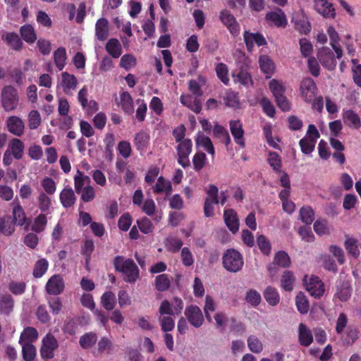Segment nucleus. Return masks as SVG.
<instances>
[{
	"label": "nucleus",
	"instance_id": "obj_18",
	"mask_svg": "<svg viewBox=\"0 0 361 361\" xmlns=\"http://www.w3.org/2000/svg\"><path fill=\"white\" fill-rule=\"evenodd\" d=\"M243 39L248 51L252 52L254 45L263 46L267 44V41L264 36L259 33H252L248 30L243 32Z\"/></svg>",
	"mask_w": 361,
	"mask_h": 361
},
{
	"label": "nucleus",
	"instance_id": "obj_25",
	"mask_svg": "<svg viewBox=\"0 0 361 361\" xmlns=\"http://www.w3.org/2000/svg\"><path fill=\"white\" fill-rule=\"evenodd\" d=\"M25 145L24 143L18 138H13L8 143L6 149L13 154L16 159H20L24 154Z\"/></svg>",
	"mask_w": 361,
	"mask_h": 361
},
{
	"label": "nucleus",
	"instance_id": "obj_2",
	"mask_svg": "<svg viewBox=\"0 0 361 361\" xmlns=\"http://www.w3.org/2000/svg\"><path fill=\"white\" fill-rule=\"evenodd\" d=\"M19 95L17 90L11 85L4 87L1 92V106L5 111H16L20 106Z\"/></svg>",
	"mask_w": 361,
	"mask_h": 361
},
{
	"label": "nucleus",
	"instance_id": "obj_44",
	"mask_svg": "<svg viewBox=\"0 0 361 361\" xmlns=\"http://www.w3.org/2000/svg\"><path fill=\"white\" fill-rule=\"evenodd\" d=\"M344 247L349 255H351L354 257L359 256L360 250L356 239L347 235L344 242Z\"/></svg>",
	"mask_w": 361,
	"mask_h": 361
},
{
	"label": "nucleus",
	"instance_id": "obj_10",
	"mask_svg": "<svg viewBox=\"0 0 361 361\" xmlns=\"http://www.w3.org/2000/svg\"><path fill=\"white\" fill-rule=\"evenodd\" d=\"M314 10L325 18L334 19L336 16L334 4L329 0H314Z\"/></svg>",
	"mask_w": 361,
	"mask_h": 361
},
{
	"label": "nucleus",
	"instance_id": "obj_54",
	"mask_svg": "<svg viewBox=\"0 0 361 361\" xmlns=\"http://www.w3.org/2000/svg\"><path fill=\"white\" fill-rule=\"evenodd\" d=\"M266 301L272 306L276 305L279 302V295L277 290L271 287H267L264 292Z\"/></svg>",
	"mask_w": 361,
	"mask_h": 361
},
{
	"label": "nucleus",
	"instance_id": "obj_26",
	"mask_svg": "<svg viewBox=\"0 0 361 361\" xmlns=\"http://www.w3.org/2000/svg\"><path fill=\"white\" fill-rule=\"evenodd\" d=\"M343 120L350 128L358 129L361 126V120L359 115L353 110L343 111Z\"/></svg>",
	"mask_w": 361,
	"mask_h": 361
},
{
	"label": "nucleus",
	"instance_id": "obj_20",
	"mask_svg": "<svg viewBox=\"0 0 361 361\" xmlns=\"http://www.w3.org/2000/svg\"><path fill=\"white\" fill-rule=\"evenodd\" d=\"M291 264L290 258L288 253L284 251H279L274 255L273 264L269 265L268 270L271 275H275L276 270L274 267V265L279 266L283 268L289 267Z\"/></svg>",
	"mask_w": 361,
	"mask_h": 361
},
{
	"label": "nucleus",
	"instance_id": "obj_47",
	"mask_svg": "<svg viewBox=\"0 0 361 361\" xmlns=\"http://www.w3.org/2000/svg\"><path fill=\"white\" fill-rule=\"evenodd\" d=\"M38 333L37 330L32 327H27L21 333L20 338V343H32L37 340Z\"/></svg>",
	"mask_w": 361,
	"mask_h": 361
},
{
	"label": "nucleus",
	"instance_id": "obj_35",
	"mask_svg": "<svg viewBox=\"0 0 361 361\" xmlns=\"http://www.w3.org/2000/svg\"><path fill=\"white\" fill-rule=\"evenodd\" d=\"M60 200L64 207H70L75 202V195L72 188H65L60 193Z\"/></svg>",
	"mask_w": 361,
	"mask_h": 361
},
{
	"label": "nucleus",
	"instance_id": "obj_24",
	"mask_svg": "<svg viewBox=\"0 0 361 361\" xmlns=\"http://www.w3.org/2000/svg\"><path fill=\"white\" fill-rule=\"evenodd\" d=\"M230 130L235 142L241 147H244V130L241 123L239 121H231L230 122Z\"/></svg>",
	"mask_w": 361,
	"mask_h": 361
},
{
	"label": "nucleus",
	"instance_id": "obj_31",
	"mask_svg": "<svg viewBox=\"0 0 361 361\" xmlns=\"http://www.w3.org/2000/svg\"><path fill=\"white\" fill-rule=\"evenodd\" d=\"M12 221L18 226H23L26 221V215L20 204L17 202L13 204Z\"/></svg>",
	"mask_w": 361,
	"mask_h": 361
},
{
	"label": "nucleus",
	"instance_id": "obj_9",
	"mask_svg": "<svg viewBox=\"0 0 361 361\" xmlns=\"http://www.w3.org/2000/svg\"><path fill=\"white\" fill-rule=\"evenodd\" d=\"M352 295V287L348 280L340 279L336 284L334 299L336 301L346 302Z\"/></svg>",
	"mask_w": 361,
	"mask_h": 361
},
{
	"label": "nucleus",
	"instance_id": "obj_19",
	"mask_svg": "<svg viewBox=\"0 0 361 361\" xmlns=\"http://www.w3.org/2000/svg\"><path fill=\"white\" fill-rule=\"evenodd\" d=\"M58 348L56 339L51 335L47 334L42 340L40 350L41 355L44 358L50 359L54 357V351Z\"/></svg>",
	"mask_w": 361,
	"mask_h": 361
},
{
	"label": "nucleus",
	"instance_id": "obj_38",
	"mask_svg": "<svg viewBox=\"0 0 361 361\" xmlns=\"http://www.w3.org/2000/svg\"><path fill=\"white\" fill-rule=\"evenodd\" d=\"M106 50L113 58L117 59L122 54V47L116 39H111L106 44Z\"/></svg>",
	"mask_w": 361,
	"mask_h": 361
},
{
	"label": "nucleus",
	"instance_id": "obj_59",
	"mask_svg": "<svg viewBox=\"0 0 361 361\" xmlns=\"http://www.w3.org/2000/svg\"><path fill=\"white\" fill-rule=\"evenodd\" d=\"M136 64L137 59L135 56L133 54H126L121 58L119 66L125 70L129 71L135 67Z\"/></svg>",
	"mask_w": 361,
	"mask_h": 361
},
{
	"label": "nucleus",
	"instance_id": "obj_37",
	"mask_svg": "<svg viewBox=\"0 0 361 361\" xmlns=\"http://www.w3.org/2000/svg\"><path fill=\"white\" fill-rule=\"evenodd\" d=\"M69 109L70 106L68 100L64 98H60L59 99L58 111L61 116H65V127H69L72 124V118L68 116Z\"/></svg>",
	"mask_w": 361,
	"mask_h": 361
},
{
	"label": "nucleus",
	"instance_id": "obj_53",
	"mask_svg": "<svg viewBox=\"0 0 361 361\" xmlns=\"http://www.w3.org/2000/svg\"><path fill=\"white\" fill-rule=\"evenodd\" d=\"M97 340V336L93 332L85 334L80 338V345L82 348L87 349L93 346Z\"/></svg>",
	"mask_w": 361,
	"mask_h": 361
},
{
	"label": "nucleus",
	"instance_id": "obj_5",
	"mask_svg": "<svg viewBox=\"0 0 361 361\" xmlns=\"http://www.w3.org/2000/svg\"><path fill=\"white\" fill-rule=\"evenodd\" d=\"M303 283L307 292L314 298H321L325 291L324 284L319 277L310 275L305 276Z\"/></svg>",
	"mask_w": 361,
	"mask_h": 361
},
{
	"label": "nucleus",
	"instance_id": "obj_52",
	"mask_svg": "<svg viewBox=\"0 0 361 361\" xmlns=\"http://www.w3.org/2000/svg\"><path fill=\"white\" fill-rule=\"evenodd\" d=\"M101 303L106 310H111L116 305L115 295L111 291L105 292L101 298Z\"/></svg>",
	"mask_w": 361,
	"mask_h": 361
},
{
	"label": "nucleus",
	"instance_id": "obj_56",
	"mask_svg": "<svg viewBox=\"0 0 361 361\" xmlns=\"http://www.w3.org/2000/svg\"><path fill=\"white\" fill-rule=\"evenodd\" d=\"M13 307V301L11 295H3L0 298V312L8 314Z\"/></svg>",
	"mask_w": 361,
	"mask_h": 361
},
{
	"label": "nucleus",
	"instance_id": "obj_63",
	"mask_svg": "<svg viewBox=\"0 0 361 361\" xmlns=\"http://www.w3.org/2000/svg\"><path fill=\"white\" fill-rule=\"evenodd\" d=\"M28 126L30 129H37L41 124L42 118L39 112L37 110H32L27 116Z\"/></svg>",
	"mask_w": 361,
	"mask_h": 361
},
{
	"label": "nucleus",
	"instance_id": "obj_11",
	"mask_svg": "<svg viewBox=\"0 0 361 361\" xmlns=\"http://www.w3.org/2000/svg\"><path fill=\"white\" fill-rule=\"evenodd\" d=\"M291 22L294 24L295 29L300 33L307 34L310 31V23L302 9L293 13Z\"/></svg>",
	"mask_w": 361,
	"mask_h": 361
},
{
	"label": "nucleus",
	"instance_id": "obj_14",
	"mask_svg": "<svg viewBox=\"0 0 361 361\" xmlns=\"http://www.w3.org/2000/svg\"><path fill=\"white\" fill-rule=\"evenodd\" d=\"M220 20L222 23L228 29L230 33L233 37H237L240 34V28L235 18L228 10H223L220 13Z\"/></svg>",
	"mask_w": 361,
	"mask_h": 361
},
{
	"label": "nucleus",
	"instance_id": "obj_62",
	"mask_svg": "<svg viewBox=\"0 0 361 361\" xmlns=\"http://www.w3.org/2000/svg\"><path fill=\"white\" fill-rule=\"evenodd\" d=\"M90 182V178L84 175L80 171L78 170L74 177V186L75 191L80 193L86 183Z\"/></svg>",
	"mask_w": 361,
	"mask_h": 361
},
{
	"label": "nucleus",
	"instance_id": "obj_61",
	"mask_svg": "<svg viewBox=\"0 0 361 361\" xmlns=\"http://www.w3.org/2000/svg\"><path fill=\"white\" fill-rule=\"evenodd\" d=\"M49 263L47 259L42 258L37 261L33 269V276L35 278L42 277L47 271Z\"/></svg>",
	"mask_w": 361,
	"mask_h": 361
},
{
	"label": "nucleus",
	"instance_id": "obj_21",
	"mask_svg": "<svg viewBox=\"0 0 361 361\" xmlns=\"http://www.w3.org/2000/svg\"><path fill=\"white\" fill-rule=\"evenodd\" d=\"M78 85V80L74 75L63 72L59 82V86L66 94H71Z\"/></svg>",
	"mask_w": 361,
	"mask_h": 361
},
{
	"label": "nucleus",
	"instance_id": "obj_32",
	"mask_svg": "<svg viewBox=\"0 0 361 361\" xmlns=\"http://www.w3.org/2000/svg\"><path fill=\"white\" fill-rule=\"evenodd\" d=\"M298 338L300 344L304 346H309L313 341L310 329L302 323L298 325Z\"/></svg>",
	"mask_w": 361,
	"mask_h": 361
},
{
	"label": "nucleus",
	"instance_id": "obj_17",
	"mask_svg": "<svg viewBox=\"0 0 361 361\" xmlns=\"http://www.w3.org/2000/svg\"><path fill=\"white\" fill-rule=\"evenodd\" d=\"M65 288L63 279L59 274L53 275L47 282L45 289L50 295H59Z\"/></svg>",
	"mask_w": 361,
	"mask_h": 361
},
{
	"label": "nucleus",
	"instance_id": "obj_13",
	"mask_svg": "<svg viewBox=\"0 0 361 361\" xmlns=\"http://www.w3.org/2000/svg\"><path fill=\"white\" fill-rule=\"evenodd\" d=\"M185 316L190 324L195 328L200 327L204 322V316L201 309L194 305L188 306L185 310Z\"/></svg>",
	"mask_w": 361,
	"mask_h": 361
},
{
	"label": "nucleus",
	"instance_id": "obj_8",
	"mask_svg": "<svg viewBox=\"0 0 361 361\" xmlns=\"http://www.w3.org/2000/svg\"><path fill=\"white\" fill-rule=\"evenodd\" d=\"M177 143L178 161L183 167H187L190 165L188 157L192 152V141L188 138Z\"/></svg>",
	"mask_w": 361,
	"mask_h": 361
},
{
	"label": "nucleus",
	"instance_id": "obj_41",
	"mask_svg": "<svg viewBox=\"0 0 361 361\" xmlns=\"http://www.w3.org/2000/svg\"><path fill=\"white\" fill-rule=\"evenodd\" d=\"M332 229L326 220L318 219L314 224V231L320 236L330 234Z\"/></svg>",
	"mask_w": 361,
	"mask_h": 361
},
{
	"label": "nucleus",
	"instance_id": "obj_33",
	"mask_svg": "<svg viewBox=\"0 0 361 361\" xmlns=\"http://www.w3.org/2000/svg\"><path fill=\"white\" fill-rule=\"evenodd\" d=\"M232 77L235 83H239L247 88L253 85L252 77L247 71H242L236 74L233 73Z\"/></svg>",
	"mask_w": 361,
	"mask_h": 361
},
{
	"label": "nucleus",
	"instance_id": "obj_46",
	"mask_svg": "<svg viewBox=\"0 0 361 361\" xmlns=\"http://www.w3.org/2000/svg\"><path fill=\"white\" fill-rule=\"evenodd\" d=\"M295 282V277L290 271H285L281 279V286L283 289L287 291H290L293 288Z\"/></svg>",
	"mask_w": 361,
	"mask_h": 361
},
{
	"label": "nucleus",
	"instance_id": "obj_64",
	"mask_svg": "<svg viewBox=\"0 0 361 361\" xmlns=\"http://www.w3.org/2000/svg\"><path fill=\"white\" fill-rule=\"evenodd\" d=\"M2 39L10 44L14 49H19L22 46V42L19 39L18 35L8 32L2 36Z\"/></svg>",
	"mask_w": 361,
	"mask_h": 361
},
{
	"label": "nucleus",
	"instance_id": "obj_16",
	"mask_svg": "<svg viewBox=\"0 0 361 361\" xmlns=\"http://www.w3.org/2000/svg\"><path fill=\"white\" fill-rule=\"evenodd\" d=\"M265 20L270 24L277 27L285 28L288 25V19L284 11L281 8L268 12Z\"/></svg>",
	"mask_w": 361,
	"mask_h": 361
},
{
	"label": "nucleus",
	"instance_id": "obj_58",
	"mask_svg": "<svg viewBox=\"0 0 361 361\" xmlns=\"http://www.w3.org/2000/svg\"><path fill=\"white\" fill-rule=\"evenodd\" d=\"M41 185L47 195H53L56 191V184L54 180L46 176L41 180Z\"/></svg>",
	"mask_w": 361,
	"mask_h": 361
},
{
	"label": "nucleus",
	"instance_id": "obj_43",
	"mask_svg": "<svg viewBox=\"0 0 361 361\" xmlns=\"http://www.w3.org/2000/svg\"><path fill=\"white\" fill-rule=\"evenodd\" d=\"M295 305L298 310L302 314H307L310 310V305L306 295L300 292L295 297Z\"/></svg>",
	"mask_w": 361,
	"mask_h": 361
},
{
	"label": "nucleus",
	"instance_id": "obj_34",
	"mask_svg": "<svg viewBox=\"0 0 361 361\" xmlns=\"http://www.w3.org/2000/svg\"><path fill=\"white\" fill-rule=\"evenodd\" d=\"M195 143L197 147H203L209 154H214V148L211 140L203 133H199L197 135Z\"/></svg>",
	"mask_w": 361,
	"mask_h": 361
},
{
	"label": "nucleus",
	"instance_id": "obj_27",
	"mask_svg": "<svg viewBox=\"0 0 361 361\" xmlns=\"http://www.w3.org/2000/svg\"><path fill=\"white\" fill-rule=\"evenodd\" d=\"M180 102L195 113H200L202 110V104L200 99L190 94L180 96Z\"/></svg>",
	"mask_w": 361,
	"mask_h": 361
},
{
	"label": "nucleus",
	"instance_id": "obj_15",
	"mask_svg": "<svg viewBox=\"0 0 361 361\" xmlns=\"http://www.w3.org/2000/svg\"><path fill=\"white\" fill-rule=\"evenodd\" d=\"M320 63L328 70H334L336 66V61L331 50L326 47L319 49L317 53Z\"/></svg>",
	"mask_w": 361,
	"mask_h": 361
},
{
	"label": "nucleus",
	"instance_id": "obj_30",
	"mask_svg": "<svg viewBox=\"0 0 361 361\" xmlns=\"http://www.w3.org/2000/svg\"><path fill=\"white\" fill-rule=\"evenodd\" d=\"M259 65L262 72L267 75V78H270L275 71V65L273 61L267 55L259 56Z\"/></svg>",
	"mask_w": 361,
	"mask_h": 361
},
{
	"label": "nucleus",
	"instance_id": "obj_60",
	"mask_svg": "<svg viewBox=\"0 0 361 361\" xmlns=\"http://www.w3.org/2000/svg\"><path fill=\"white\" fill-rule=\"evenodd\" d=\"M155 288L159 291L167 290L170 286V280L167 274L158 275L154 281Z\"/></svg>",
	"mask_w": 361,
	"mask_h": 361
},
{
	"label": "nucleus",
	"instance_id": "obj_23",
	"mask_svg": "<svg viewBox=\"0 0 361 361\" xmlns=\"http://www.w3.org/2000/svg\"><path fill=\"white\" fill-rule=\"evenodd\" d=\"M224 221L228 229L233 233L239 229V220L237 213L231 209H228L224 213Z\"/></svg>",
	"mask_w": 361,
	"mask_h": 361
},
{
	"label": "nucleus",
	"instance_id": "obj_49",
	"mask_svg": "<svg viewBox=\"0 0 361 361\" xmlns=\"http://www.w3.org/2000/svg\"><path fill=\"white\" fill-rule=\"evenodd\" d=\"M49 195L44 192H41L37 197L38 207L42 212L49 213L51 208V200Z\"/></svg>",
	"mask_w": 361,
	"mask_h": 361
},
{
	"label": "nucleus",
	"instance_id": "obj_1",
	"mask_svg": "<svg viewBox=\"0 0 361 361\" xmlns=\"http://www.w3.org/2000/svg\"><path fill=\"white\" fill-rule=\"evenodd\" d=\"M114 266L116 271L122 273L125 281L134 283L138 279L139 269L132 259L118 256L114 259Z\"/></svg>",
	"mask_w": 361,
	"mask_h": 361
},
{
	"label": "nucleus",
	"instance_id": "obj_22",
	"mask_svg": "<svg viewBox=\"0 0 361 361\" xmlns=\"http://www.w3.org/2000/svg\"><path fill=\"white\" fill-rule=\"evenodd\" d=\"M8 130L16 136H21L25 130V124L23 120L16 116H9L6 120Z\"/></svg>",
	"mask_w": 361,
	"mask_h": 361
},
{
	"label": "nucleus",
	"instance_id": "obj_50",
	"mask_svg": "<svg viewBox=\"0 0 361 361\" xmlns=\"http://www.w3.org/2000/svg\"><path fill=\"white\" fill-rule=\"evenodd\" d=\"M206 83V80L203 77H199L195 80H190L189 82V90L196 97L202 95V90L201 87Z\"/></svg>",
	"mask_w": 361,
	"mask_h": 361
},
{
	"label": "nucleus",
	"instance_id": "obj_7",
	"mask_svg": "<svg viewBox=\"0 0 361 361\" xmlns=\"http://www.w3.org/2000/svg\"><path fill=\"white\" fill-rule=\"evenodd\" d=\"M300 94L307 103H310L317 95V86L310 78H304L300 85Z\"/></svg>",
	"mask_w": 361,
	"mask_h": 361
},
{
	"label": "nucleus",
	"instance_id": "obj_42",
	"mask_svg": "<svg viewBox=\"0 0 361 361\" xmlns=\"http://www.w3.org/2000/svg\"><path fill=\"white\" fill-rule=\"evenodd\" d=\"M216 309V304L214 300L210 295H206L205 302L203 307L204 313L208 322H212V313L215 312Z\"/></svg>",
	"mask_w": 361,
	"mask_h": 361
},
{
	"label": "nucleus",
	"instance_id": "obj_6",
	"mask_svg": "<svg viewBox=\"0 0 361 361\" xmlns=\"http://www.w3.org/2000/svg\"><path fill=\"white\" fill-rule=\"evenodd\" d=\"M183 301L178 297H174L171 301L164 300L159 307L160 315L180 314L183 310Z\"/></svg>",
	"mask_w": 361,
	"mask_h": 361
},
{
	"label": "nucleus",
	"instance_id": "obj_48",
	"mask_svg": "<svg viewBox=\"0 0 361 361\" xmlns=\"http://www.w3.org/2000/svg\"><path fill=\"white\" fill-rule=\"evenodd\" d=\"M67 56L66 49L63 47H60L56 49L54 53V63L59 70L61 71L66 62Z\"/></svg>",
	"mask_w": 361,
	"mask_h": 361
},
{
	"label": "nucleus",
	"instance_id": "obj_40",
	"mask_svg": "<svg viewBox=\"0 0 361 361\" xmlns=\"http://www.w3.org/2000/svg\"><path fill=\"white\" fill-rule=\"evenodd\" d=\"M15 224L7 216L0 218V233L6 236L11 235L15 231Z\"/></svg>",
	"mask_w": 361,
	"mask_h": 361
},
{
	"label": "nucleus",
	"instance_id": "obj_51",
	"mask_svg": "<svg viewBox=\"0 0 361 361\" xmlns=\"http://www.w3.org/2000/svg\"><path fill=\"white\" fill-rule=\"evenodd\" d=\"M153 190L156 193L164 192L167 194H170L172 190V187L171 183L169 180L160 176L158 178L155 185L153 187Z\"/></svg>",
	"mask_w": 361,
	"mask_h": 361
},
{
	"label": "nucleus",
	"instance_id": "obj_55",
	"mask_svg": "<svg viewBox=\"0 0 361 361\" xmlns=\"http://www.w3.org/2000/svg\"><path fill=\"white\" fill-rule=\"evenodd\" d=\"M20 34L23 39L27 43H33L37 39L35 30L30 25H23L20 29Z\"/></svg>",
	"mask_w": 361,
	"mask_h": 361
},
{
	"label": "nucleus",
	"instance_id": "obj_4",
	"mask_svg": "<svg viewBox=\"0 0 361 361\" xmlns=\"http://www.w3.org/2000/svg\"><path fill=\"white\" fill-rule=\"evenodd\" d=\"M319 137V133L315 126L310 124L305 136L299 142L302 152L305 154H311L314 149L316 142Z\"/></svg>",
	"mask_w": 361,
	"mask_h": 361
},
{
	"label": "nucleus",
	"instance_id": "obj_28",
	"mask_svg": "<svg viewBox=\"0 0 361 361\" xmlns=\"http://www.w3.org/2000/svg\"><path fill=\"white\" fill-rule=\"evenodd\" d=\"M327 33L330 38V44L334 49L337 58H341L343 55V51L338 44L340 37L338 32L333 26H329L327 29Z\"/></svg>",
	"mask_w": 361,
	"mask_h": 361
},
{
	"label": "nucleus",
	"instance_id": "obj_45",
	"mask_svg": "<svg viewBox=\"0 0 361 361\" xmlns=\"http://www.w3.org/2000/svg\"><path fill=\"white\" fill-rule=\"evenodd\" d=\"M247 343L249 350L254 353L259 354L263 351L264 345L256 336H250L247 339Z\"/></svg>",
	"mask_w": 361,
	"mask_h": 361
},
{
	"label": "nucleus",
	"instance_id": "obj_12",
	"mask_svg": "<svg viewBox=\"0 0 361 361\" xmlns=\"http://www.w3.org/2000/svg\"><path fill=\"white\" fill-rule=\"evenodd\" d=\"M207 195L204 202V212L206 216L210 217L214 215V205L219 204L218 188L214 185H209Z\"/></svg>",
	"mask_w": 361,
	"mask_h": 361
},
{
	"label": "nucleus",
	"instance_id": "obj_57",
	"mask_svg": "<svg viewBox=\"0 0 361 361\" xmlns=\"http://www.w3.org/2000/svg\"><path fill=\"white\" fill-rule=\"evenodd\" d=\"M183 241L174 237H169L164 241L166 249L171 252H177L183 245Z\"/></svg>",
	"mask_w": 361,
	"mask_h": 361
},
{
	"label": "nucleus",
	"instance_id": "obj_39",
	"mask_svg": "<svg viewBox=\"0 0 361 361\" xmlns=\"http://www.w3.org/2000/svg\"><path fill=\"white\" fill-rule=\"evenodd\" d=\"M119 105L121 106L123 110L128 114H131L133 112V99L130 94L127 92H123L120 94Z\"/></svg>",
	"mask_w": 361,
	"mask_h": 361
},
{
	"label": "nucleus",
	"instance_id": "obj_3",
	"mask_svg": "<svg viewBox=\"0 0 361 361\" xmlns=\"http://www.w3.org/2000/svg\"><path fill=\"white\" fill-rule=\"evenodd\" d=\"M222 262L228 271L233 273L239 271L244 264L242 255L235 249H228L224 252Z\"/></svg>",
	"mask_w": 361,
	"mask_h": 361
},
{
	"label": "nucleus",
	"instance_id": "obj_36",
	"mask_svg": "<svg viewBox=\"0 0 361 361\" xmlns=\"http://www.w3.org/2000/svg\"><path fill=\"white\" fill-rule=\"evenodd\" d=\"M96 36L99 40H104L109 35V23L105 18H100L95 25Z\"/></svg>",
	"mask_w": 361,
	"mask_h": 361
},
{
	"label": "nucleus",
	"instance_id": "obj_29",
	"mask_svg": "<svg viewBox=\"0 0 361 361\" xmlns=\"http://www.w3.org/2000/svg\"><path fill=\"white\" fill-rule=\"evenodd\" d=\"M149 135L145 132H140L135 136L134 144L141 154L146 152L149 144Z\"/></svg>",
	"mask_w": 361,
	"mask_h": 361
}]
</instances>
